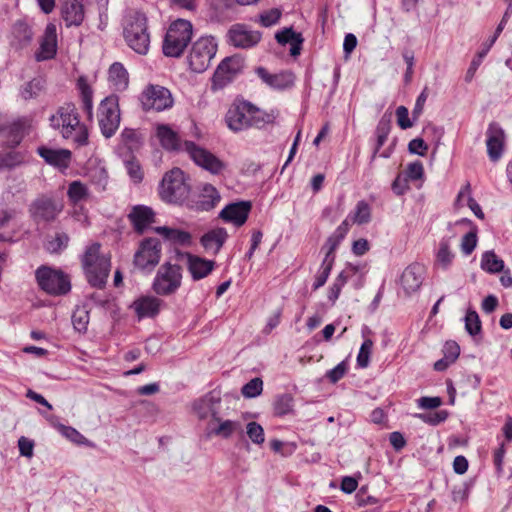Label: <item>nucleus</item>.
<instances>
[{
    "label": "nucleus",
    "mask_w": 512,
    "mask_h": 512,
    "mask_svg": "<svg viewBox=\"0 0 512 512\" xmlns=\"http://www.w3.org/2000/svg\"><path fill=\"white\" fill-rule=\"evenodd\" d=\"M250 210L251 203L249 201L230 203L221 210L219 217L235 226H242L246 222Z\"/></svg>",
    "instance_id": "412c9836"
},
{
    "label": "nucleus",
    "mask_w": 512,
    "mask_h": 512,
    "mask_svg": "<svg viewBox=\"0 0 512 512\" xmlns=\"http://www.w3.org/2000/svg\"><path fill=\"white\" fill-rule=\"evenodd\" d=\"M62 210V202L48 196L38 197L29 207L30 217L36 223L52 222L56 220Z\"/></svg>",
    "instance_id": "f8f14e48"
},
{
    "label": "nucleus",
    "mask_w": 512,
    "mask_h": 512,
    "mask_svg": "<svg viewBox=\"0 0 512 512\" xmlns=\"http://www.w3.org/2000/svg\"><path fill=\"white\" fill-rule=\"evenodd\" d=\"M31 128V120L27 117H20L12 121L0 120V138L7 147L14 148L23 140Z\"/></svg>",
    "instance_id": "2eb2a0df"
},
{
    "label": "nucleus",
    "mask_w": 512,
    "mask_h": 512,
    "mask_svg": "<svg viewBox=\"0 0 512 512\" xmlns=\"http://www.w3.org/2000/svg\"><path fill=\"white\" fill-rule=\"evenodd\" d=\"M332 266H333V264H332L331 260L322 262L320 271L316 275V281L314 283V290H317L318 288L322 287L326 283V281L329 277V274L331 272Z\"/></svg>",
    "instance_id": "603ef678"
},
{
    "label": "nucleus",
    "mask_w": 512,
    "mask_h": 512,
    "mask_svg": "<svg viewBox=\"0 0 512 512\" xmlns=\"http://www.w3.org/2000/svg\"><path fill=\"white\" fill-rule=\"evenodd\" d=\"M192 23L185 19L172 22L166 32L162 50L165 56L179 58L191 41Z\"/></svg>",
    "instance_id": "39448f33"
},
{
    "label": "nucleus",
    "mask_w": 512,
    "mask_h": 512,
    "mask_svg": "<svg viewBox=\"0 0 512 512\" xmlns=\"http://www.w3.org/2000/svg\"><path fill=\"white\" fill-rule=\"evenodd\" d=\"M120 143L129 151L138 150L142 145V136L135 129L125 128L120 134Z\"/></svg>",
    "instance_id": "c9c22d12"
},
{
    "label": "nucleus",
    "mask_w": 512,
    "mask_h": 512,
    "mask_svg": "<svg viewBox=\"0 0 512 512\" xmlns=\"http://www.w3.org/2000/svg\"><path fill=\"white\" fill-rule=\"evenodd\" d=\"M454 258V254L450 251L449 244L447 241H442L437 253V262L443 268L447 269Z\"/></svg>",
    "instance_id": "a18cd8bd"
},
{
    "label": "nucleus",
    "mask_w": 512,
    "mask_h": 512,
    "mask_svg": "<svg viewBox=\"0 0 512 512\" xmlns=\"http://www.w3.org/2000/svg\"><path fill=\"white\" fill-rule=\"evenodd\" d=\"M373 348V341L371 339H366L359 350L357 355V365L361 368H366L370 362V356Z\"/></svg>",
    "instance_id": "de8ad7c7"
},
{
    "label": "nucleus",
    "mask_w": 512,
    "mask_h": 512,
    "mask_svg": "<svg viewBox=\"0 0 512 512\" xmlns=\"http://www.w3.org/2000/svg\"><path fill=\"white\" fill-rule=\"evenodd\" d=\"M42 89L43 81L41 79L35 78L23 86L21 90V96L25 100L32 99L36 97Z\"/></svg>",
    "instance_id": "49530a36"
},
{
    "label": "nucleus",
    "mask_w": 512,
    "mask_h": 512,
    "mask_svg": "<svg viewBox=\"0 0 512 512\" xmlns=\"http://www.w3.org/2000/svg\"><path fill=\"white\" fill-rule=\"evenodd\" d=\"M38 154L50 165L67 168L71 160V152L67 149H52L41 146L37 149Z\"/></svg>",
    "instance_id": "bb28decb"
},
{
    "label": "nucleus",
    "mask_w": 512,
    "mask_h": 512,
    "mask_svg": "<svg viewBox=\"0 0 512 512\" xmlns=\"http://www.w3.org/2000/svg\"><path fill=\"white\" fill-rule=\"evenodd\" d=\"M425 275V268L419 263H413L407 266L401 277L400 284L406 295H411L419 290Z\"/></svg>",
    "instance_id": "aec40b11"
},
{
    "label": "nucleus",
    "mask_w": 512,
    "mask_h": 512,
    "mask_svg": "<svg viewBox=\"0 0 512 512\" xmlns=\"http://www.w3.org/2000/svg\"><path fill=\"white\" fill-rule=\"evenodd\" d=\"M477 245L476 232L470 231L466 233L461 241V250L465 255H470Z\"/></svg>",
    "instance_id": "6e6d98bb"
},
{
    "label": "nucleus",
    "mask_w": 512,
    "mask_h": 512,
    "mask_svg": "<svg viewBox=\"0 0 512 512\" xmlns=\"http://www.w3.org/2000/svg\"><path fill=\"white\" fill-rule=\"evenodd\" d=\"M263 390V381L256 377L251 379L248 383H246L242 389V395L245 398H254L261 394Z\"/></svg>",
    "instance_id": "37998d69"
},
{
    "label": "nucleus",
    "mask_w": 512,
    "mask_h": 512,
    "mask_svg": "<svg viewBox=\"0 0 512 512\" xmlns=\"http://www.w3.org/2000/svg\"><path fill=\"white\" fill-rule=\"evenodd\" d=\"M98 125L105 138H111L120 125L119 99L116 95L104 98L97 111Z\"/></svg>",
    "instance_id": "1a4fd4ad"
},
{
    "label": "nucleus",
    "mask_w": 512,
    "mask_h": 512,
    "mask_svg": "<svg viewBox=\"0 0 512 512\" xmlns=\"http://www.w3.org/2000/svg\"><path fill=\"white\" fill-rule=\"evenodd\" d=\"M225 121L234 132L251 127L261 128L270 122V116L247 101H235L228 109Z\"/></svg>",
    "instance_id": "f03ea898"
},
{
    "label": "nucleus",
    "mask_w": 512,
    "mask_h": 512,
    "mask_svg": "<svg viewBox=\"0 0 512 512\" xmlns=\"http://www.w3.org/2000/svg\"><path fill=\"white\" fill-rule=\"evenodd\" d=\"M408 150L410 153L424 156L428 150V145L422 138H415L409 142Z\"/></svg>",
    "instance_id": "774afa93"
},
{
    "label": "nucleus",
    "mask_w": 512,
    "mask_h": 512,
    "mask_svg": "<svg viewBox=\"0 0 512 512\" xmlns=\"http://www.w3.org/2000/svg\"><path fill=\"white\" fill-rule=\"evenodd\" d=\"M243 68L241 58L232 56L227 57L218 65L212 78V88L214 90L222 89L227 86Z\"/></svg>",
    "instance_id": "dca6fc26"
},
{
    "label": "nucleus",
    "mask_w": 512,
    "mask_h": 512,
    "mask_svg": "<svg viewBox=\"0 0 512 512\" xmlns=\"http://www.w3.org/2000/svg\"><path fill=\"white\" fill-rule=\"evenodd\" d=\"M35 278L39 288L49 295H65L71 290L70 280L61 270L42 265L35 271Z\"/></svg>",
    "instance_id": "0eeeda50"
},
{
    "label": "nucleus",
    "mask_w": 512,
    "mask_h": 512,
    "mask_svg": "<svg viewBox=\"0 0 512 512\" xmlns=\"http://www.w3.org/2000/svg\"><path fill=\"white\" fill-rule=\"evenodd\" d=\"M464 320L465 329L471 336H476L481 332V321L476 311L468 310Z\"/></svg>",
    "instance_id": "a19ab883"
},
{
    "label": "nucleus",
    "mask_w": 512,
    "mask_h": 512,
    "mask_svg": "<svg viewBox=\"0 0 512 512\" xmlns=\"http://www.w3.org/2000/svg\"><path fill=\"white\" fill-rule=\"evenodd\" d=\"M91 178L93 183L97 186L100 191L106 189L108 183V174L104 168H97L92 171Z\"/></svg>",
    "instance_id": "4d7b16f0"
},
{
    "label": "nucleus",
    "mask_w": 512,
    "mask_h": 512,
    "mask_svg": "<svg viewBox=\"0 0 512 512\" xmlns=\"http://www.w3.org/2000/svg\"><path fill=\"white\" fill-rule=\"evenodd\" d=\"M391 130V118L390 116L384 114L381 119L379 120L375 134H376V146L374 149V152L372 154L371 160L373 161L376 158L377 153L379 152L380 148L384 145V143L387 140V137Z\"/></svg>",
    "instance_id": "72a5a7b5"
},
{
    "label": "nucleus",
    "mask_w": 512,
    "mask_h": 512,
    "mask_svg": "<svg viewBox=\"0 0 512 512\" xmlns=\"http://www.w3.org/2000/svg\"><path fill=\"white\" fill-rule=\"evenodd\" d=\"M190 191L189 177L178 167L166 172L159 186L161 199L176 205L187 206Z\"/></svg>",
    "instance_id": "7ed1b4c3"
},
{
    "label": "nucleus",
    "mask_w": 512,
    "mask_h": 512,
    "mask_svg": "<svg viewBox=\"0 0 512 512\" xmlns=\"http://www.w3.org/2000/svg\"><path fill=\"white\" fill-rule=\"evenodd\" d=\"M127 173L131 180L135 183H140L143 179V172L138 162L130 160L126 162Z\"/></svg>",
    "instance_id": "052dcab7"
},
{
    "label": "nucleus",
    "mask_w": 512,
    "mask_h": 512,
    "mask_svg": "<svg viewBox=\"0 0 512 512\" xmlns=\"http://www.w3.org/2000/svg\"><path fill=\"white\" fill-rule=\"evenodd\" d=\"M140 101L144 110L163 111L173 106L174 100L169 89L149 84L143 90Z\"/></svg>",
    "instance_id": "9b49d317"
},
{
    "label": "nucleus",
    "mask_w": 512,
    "mask_h": 512,
    "mask_svg": "<svg viewBox=\"0 0 512 512\" xmlns=\"http://www.w3.org/2000/svg\"><path fill=\"white\" fill-rule=\"evenodd\" d=\"M57 51V29L56 25L49 23L44 31L39 51L36 52L37 61L52 59Z\"/></svg>",
    "instance_id": "5701e85b"
},
{
    "label": "nucleus",
    "mask_w": 512,
    "mask_h": 512,
    "mask_svg": "<svg viewBox=\"0 0 512 512\" xmlns=\"http://www.w3.org/2000/svg\"><path fill=\"white\" fill-rule=\"evenodd\" d=\"M155 231L162 235L165 239L172 241L175 244L179 245H190L191 243V234L184 230L173 229L166 226H161L155 228Z\"/></svg>",
    "instance_id": "2f4dec72"
},
{
    "label": "nucleus",
    "mask_w": 512,
    "mask_h": 512,
    "mask_svg": "<svg viewBox=\"0 0 512 512\" xmlns=\"http://www.w3.org/2000/svg\"><path fill=\"white\" fill-rule=\"evenodd\" d=\"M347 372V364L345 361L339 363L336 367L329 370L326 374V377L329 379L331 383L338 382Z\"/></svg>",
    "instance_id": "680f3d73"
},
{
    "label": "nucleus",
    "mask_w": 512,
    "mask_h": 512,
    "mask_svg": "<svg viewBox=\"0 0 512 512\" xmlns=\"http://www.w3.org/2000/svg\"><path fill=\"white\" fill-rule=\"evenodd\" d=\"M124 38L128 46L140 55H146L150 47L147 18L143 13L133 12L125 20Z\"/></svg>",
    "instance_id": "423d86ee"
},
{
    "label": "nucleus",
    "mask_w": 512,
    "mask_h": 512,
    "mask_svg": "<svg viewBox=\"0 0 512 512\" xmlns=\"http://www.w3.org/2000/svg\"><path fill=\"white\" fill-rule=\"evenodd\" d=\"M68 242L69 237L67 234L57 233L52 240L48 241L46 249L50 253H59L60 251L67 247Z\"/></svg>",
    "instance_id": "8fccbe9b"
},
{
    "label": "nucleus",
    "mask_w": 512,
    "mask_h": 512,
    "mask_svg": "<svg viewBox=\"0 0 512 512\" xmlns=\"http://www.w3.org/2000/svg\"><path fill=\"white\" fill-rule=\"evenodd\" d=\"M219 401V398L208 394L194 403V410L200 418H206L209 414H212L219 421V418L216 417L217 411L215 409V404H218Z\"/></svg>",
    "instance_id": "473e14b6"
},
{
    "label": "nucleus",
    "mask_w": 512,
    "mask_h": 512,
    "mask_svg": "<svg viewBox=\"0 0 512 512\" xmlns=\"http://www.w3.org/2000/svg\"><path fill=\"white\" fill-rule=\"evenodd\" d=\"M89 312L85 307H77L72 314V324L78 332H85L89 324Z\"/></svg>",
    "instance_id": "58836bf2"
},
{
    "label": "nucleus",
    "mask_w": 512,
    "mask_h": 512,
    "mask_svg": "<svg viewBox=\"0 0 512 512\" xmlns=\"http://www.w3.org/2000/svg\"><path fill=\"white\" fill-rule=\"evenodd\" d=\"M419 417L426 423L437 425L447 419L448 413L445 410H441L430 414H421Z\"/></svg>",
    "instance_id": "69168bd1"
},
{
    "label": "nucleus",
    "mask_w": 512,
    "mask_h": 512,
    "mask_svg": "<svg viewBox=\"0 0 512 512\" xmlns=\"http://www.w3.org/2000/svg\"><path fill=\"white\" fill-rule=\"evenodd\" d=\"M50 126L60 135L76 146L88 144V130L80 121V115L75 104L69 102L59 106L49 118Z\"/></svg>",
    "instance_id": "f257e3e1"
},
{
    "label": "nucleus",
    "mask_w": 512,
    "mask_h": 512,
    "mask_svg": "<svg viewBox=\"0 0 512 512\" xmlns=\"http://www.w3.org/2000/svg\"><path fill=\"white\" fill-rule=\"evenodd\" d=\"M78 88L80 90L82 108L86 112L88 119H91L93 116V91L83 78L78 80Z\"/></svg>",
    "instance_id": "f704fd0d"
},
{
    "label": "nucleus",
    "mask_w": 512,
    "mask_h": 512,
    "mask_svg": "<svg viewBox=\"0 0 512 512\" xmlns=\"http://www.w3.org/2000/svg\"><path fill=\"white\" fill-rule=\"evenodd\" d=\"M83 0H63L61 4V17L67 27L80 26L84 20L85 12Z\"/></svg>",
    "instance_id": "b1692460"
},
{
    "label": "nucleus",
    "mask_w": 512,
    "mask_h": 512,
    "mask_svg": "<svg viewBox=\"0 0 512 512\" xmlns=\"http://www.w3.org/2000/svg\"><path fill=\"white\" fill-rule=\"evenodd\" d=\"M221 197L217 189L211 184L202 185L198 194L189 198L187 207L196 211H209L220 201Z\"/></svg>",
    "instance_id": "a211bd4d"
},
{
    "label": "nucleus",
    "mask_w": 512,
    "mask_h": 512,
    "mask_svg": "<svg viewBox=\"0 0 512 512\" xmlns=\"http://www.w3.org/2000/svg\"><path fill=\"white\" fill-rule=\"evenodd\" d=\"M161 245L157 238L144 239L135 252L134 265L141 270H153L160 261Z\"/></svg>",
    "instance_id": "ddd939ff"
},
{
    "label": "nucleus",
    "mask_w": 512,
    "mask_h": 512,
    "mask_svg": "<svg viewBox=\"0 0 512 512\" xmlns=\"http://www.w3.org/2000/svg\"><path fill=\"white\" fill-rule=\"evenodd\" d=\"M255 72L266 85L273 89L283 90L294 84L295 77L290 71H281L276 74H271L264 67H258Z\"/></svg>",
    "instance_id": "4be33fe9"
},
{
    "label": "nucleus",
    "mask_w": 512,
    "mask_h": 512,
    "mask_svg": "<svg viewBox=\"0 0 512 512\" xmlns=\"http://www.w3.org/2000/svg\"><path fill=\"white\" fill-rule=\"evenodd\" d=\"M246 429V433L253 443L260 445L264 442V430L260 424L254 421L249 422Z\"/></svg>",
    "instance_id": "3c124183"
},
{
    "label": "nucleus",
    "mask_w": 512,
    "mask_h": 512,
    "mask_svg": "<svg viewBox=\"0 0 512 512\" xmlns=\"http://www.w3.org/2000/svg\"><path fill=\"white\" fill-rule=\"evenodd\" d=\"M409 112L405 106H399L396 109L397 123L400 128L408 129L413 126V123L408 117Z\"/></svg>",
    "instance_id": "338daca9"
},
{
    "label": "nucleus",
    "mask_w": 512,
    "mask_h": 512,
    "mask_svg": "<svg viewBox=\"0 0 512 512\" xmlns=\"http://www.w3.org/2000/svg\"><path fill=\"white\" fill-rule=\"evenodd\" d=\"M229 42L242 49H247L255 46L261 39V33L248 29L243 24H235L228 31Z\"/></svg>",
    "instance_id": "6ab92c4d"
},
{
    "label": "nucleus",
    "mask_w": 512,
    "mask_h": 512,
    "mask_svg": "<svg viewBox=\"0 0 512 512\" xmlns=\"http://www.w3.org/2000/svg\"><path fill=\"white\" fill-rule=\"evenodd\" d=\"M14 35L22 41L23 45L30 43L33 33L30 27L22 22H19L14 27Z\"/></svg>",
    "instance_id": "864d4df0"
},
{
    "label": "nucleus",
    "mask_w": 512,
    "mask_h": 512,
    "mask_svg": "<svg viewBox=\"0 0 512 512\" xmlns=\"http://www.w3.org/2000/svg\"><path fill=\"white\" fill-rule=\"evenodd\" d=\"M134 229L142 234L144 230L154 222V212L147 206H134L128 215Z\"/></svg>",
    "instance_id": "c85d7f7f"
},
{
    "label": "nucleus",
    "mask_w": 512,
    "mask_h": 512,
    "mask_svg": "<svg viewBox=\"0 0 512 512\" xmlns=\"http://www.w3.org/2000/svg\"><path fill=\"white\" fill-rule=\"evenodd\" d=\"M481 268L491 274L499 273L504 268V262L493 251H486L481 258Z\"/></svg>",
    "instance_id": "e433bc0d"
},
{
    "label": "nucleus",
    "mask_w": 512,
    "mask_h": 512,
    "mask_svg": "<svg viewBox=\"0 0 512 512\" xmlns=\"http://www.w3.org/2000/svg\"><path fill=\"white\" fill-rule=\"evenodd\" d=\"M109 81L115 90H125L129 83V75L124 66L119 63H113L109 68Z\"/></svg>",
    "instance_id": "7c9ffc66"
},
{
    "label": "nucleus",
    "mask_w": 512,
    "mask_h": 512,
    "mask_svg": "<svg viewBox=\"0 0 512 512\" xmlns=\"http://www.w3.org/2000/svg\"><path fill=\"white\" fill-rule=\"evenodd\" d=\"M282 15V11L279 8H272L264 11L259 15L258 22L263 27H270L278 23Z\"/></svg>",
    "instance_id": "09e8293b"
},
{
    "label": "nucleus",
    "mask_w": 512,
    "mask_h": 512,
    "mask_svg": "<svg viewBox=\"0 0 512 512\" xmlns=\"http://www.w3.org/2000/svg\"><path fill=\"white\" fill-rule=\"evenodd\" d=\"M342 240L332 234L326 241L325 245L323 246V249H326V255L323 261L331 260L332 264H334V251L339 246L340 242Z\"/></svg>",
    "instance_id": "bf43d9fd"
},
{
    "label": "nucleus",
    "mask_w": 512,
    "mask_h": 512,
    "mask_svg": "<svg viewBox=\"0 0 512 512\" xmlns=\"http://www.w3.org/2000/svg\"><path fill=\"white\" fill-rule=\"evenodd\" d=\"M486 147L489 159L497 162L503 155L506 145V133L497 122H491L486 130Z\"/></svg>",
    "instance_id": "f3484780"
},
{
    "label": "nucleus",
    "mask_w": 512,
    "mask_h": 512,
    "mask_svg": "<svg viewBox=\"0 0 512 512\" xmlns=\"http://www.w3.org/2000/svg\"><path fill=\"white\" fill-rule=\"evenodd\" d=\"M424 173L423 165L420 161H416L408 164L406 169L407 180H418L421 179Z\"/></svg>",
    "instance_id": "e2e57ef3"
},
{
    "label": "nucleus",
    "mask_w": 512,
    "mask_h": 512,
    "mask_svg": "<svg viewBox=\"0 0 512 512\" xmlns=\"http://www.w3.org/2000/svg\"><path fill=\"white\" fill-rule=\"evenodd\" d=\"M228 237L224 228H215L205 233L200 242L204 249L212 254H217Z\"/></svg>",
    "instance_id": "c756f323"
},
{
    "label": "nucleus",
    "mask_w": 512,
    "mask_h": 512,
    "mask_svg": "<svg viewBox=\"0 0 512 512\" xmlns=\"http://www.w3.org/2000/svg\"><path fill=\"white\" fill-rule=\"evenodd\" d=\"M301 34L295 33L292 28H285L280 32H277L275 35L276 40L278 43L285 45L287 43H292L294 40L299 38Z\"/></svg>",
    "instance_id": "0e129e2a"
},
{
    "label": "nucleus",
    "mask_w": 512,
    "mask_h": 512,
    "mask_svg": "<svg viewBox=\"0 0 512 512\" xmlns=\"http://www.w3.org/2000/svg\"><path fill=\"white\" fill-rule=\"evenodd\" d=\"M188 270L194 280L208 276L215 267V261L186 253Z\"/></svg>",
    "instance_id": "a878e982"
},
{
    "label": "nucleus",
    "mask_w": 512,
    "mask_h": 512,
    "mask_svg": "<svg viewBox=\"0 0 512 512\" xmlns=\"http://www.w3.org/2000/svg\"><path fill=\"white\" fill-rule=\"evenodd\" d=\"M293 407V398L289 394H283L277 397L274 403V412L282 416L290 413Z\"/></svg>",
    "instance_id": "79ce46f5"
},
{
    "label": "nucleus",
    "mask_w": 512,
    "mask_h": 512,
    "mask_svg": "<svg viewBox=\"0 0 512 512\" xmlns=\"http://www.w3.org/2000/svg\"><path fill=\"white\" fill-rule=\"evenodd\" d=\"M182 282V268L169 262L160 266L154 278L152 289L160 296L174 294Z\"/></svg>",
    "instance_id": "9d476101"
},
{
    "label": "nucleus",
    "mask_w": 512,
    "mask_h": 512,
    "mask_svg": "<svg viewBox=\"0 0 512 512\" xmlns=\"http://www.w3.org/2000/svg\"><path fill=\"white\" fill-rule=\"evenodd\" d=\"M241 429V425L237 421L225 420L219 424L217 428L213 430L215 435L223 438L230 437L234 432Z\"/></svg>",
    "instance_id": "c03bdc74"
},
{
    "label": "nucleus",
    "mask_w": 512,
    "mask_h": 512,
    "mask_svg": "<svg viewBox=\"0 0 512 512\" xmlns=\"http://www.w3.org/2000/svg\"><path fill=\"white\" fill-rule=\"evenodd\" d=\"M347 281V277L344 275V272H341L338 277L335 279V282L330 287L328 298L332 302H335L341 292L342 287L345 285Z\"/></svg>",
    "instance_id": "13d9d810"
},
{
    "label": "nucleus",
    "mask_w": 512,
    "mask_h": 512,
    "mask_svg": "<svg viewBox=\"0 0 512 512\" xmlns=\"http://www.w3.org/2000/svg\"><path fill=\"white\" fill-rule=\"evenodd\" d=\"M67 195L71 202L77 204L89 197V191L86 185L80 181H73L69 184Z\"/></svg>",
    "instance_id": "4c0bfd02"
},
{
    "label": "nucleus",
    "mask_w": 512,
    "mask_h": 512,
    "mask_svg": "<svg viewBox=\"0 0 512 512\" xmlns=\"http://www.w3.org/2000/svg\"><path fill=\"white\" fill-rule=\"evenodd\" d=\"M217 52V42L212 36H204L193 42L189 55L188 64L192 71L202 73L206 71Z\"/></svg>",
    "instance_id": "6e6552de"
},
{
    "label": "nucleus",
    "mask_w": 512,
    "mask_h": 512,
    "mask_svg": "<svg viewBox=\"0 0 512 512\" xmlns=\"http://www.w3.org/2000/svg\"><path fill=\"white\" fill-rule=\"evenodd\" d=\"M156 136L165 150L180 151L184 148V142H181L178 133L167 124L156 126Z\"/></svg>",
    "instance_id": "393cba45"
},
{
    "label": "nucleus",
    "mask_w": 512,
    "mask_h": 512,
    "mask_svg": "<svg viewBox=\"0 0 512 512\" xmlns=\"http://www.w3.org/2000/svg\"><path fill=\"white\" fill-rule=\"evenodd\" d=\"M58 429L62 435L74 443L82 444L86 440L85 437L73 427L59 424Z\"/></svg>",
    "instance_id": "5fc2aeb1"
},
{
    "label": "nucleus",
    "mask_w": 512,
    "mask_h": 512,
    "mask_svg": "<svg viewBox=\"0 0 512 512\" xmlns=\"http://www.w3.org/2000/svg\"><path fill=\"white\" fill-rule=\"evenodd\" d=\"M371 219V208L365 201H359L356 205L352 221L357 224H366Z\"/></svg>",
    "instance_id": "ea45409f"
},
{
    "label": "nucleus",
    "mask_w": 512,
    "mask_h": 512,
    "mask_svg": "<svg viewBox=\"0 0 512 512\" xmlns=\"http://www.w3.org/2000/svg\"><path fill=\"white\" fill-rule=\"evenodd\" d=\"M162 300L154 296H143L135 300L132 308L139 318L154 317L160 311Z\"/></svg>",
    "instance_id": "cd10ccee"
},
{
    "label": "nucleus",
    "mask_w": 512,
    "mask_h": 512,
    "mask_svg": "<svg viewBox=\"0 0 512 512\" xmlns=\"http://www.w3.org/2000/svg\"><path fill=\"white\" fill-rule=\"evenodd\" d=\"M100 244L93 243L87 247L82 265L88 282L96 288H103L110 273V258L100 253Z\"/></svg>",
    "instance_id": "20e7f679"
},
{
    "label": "nucleus",
    "mask_w": 512,
    "mask_h": 512,
    "mask_svg": "<svg viewBox=\"0 0 512 512\" xmlns=\"http://www.w3.org/2000/svg\"><path fill=\"white\" fill-rule=\"evenodd\" d=\"M183 151L187 152L194 163L212 174H219L225 164L207 149L196 145L192 141H184Z\"/></svg>",
    "instance_id": "4468645a"
}]
</instances>
